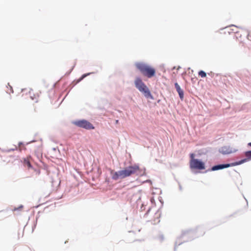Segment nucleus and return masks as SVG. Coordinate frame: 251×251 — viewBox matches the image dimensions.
Masks as SVG:
<instances>
[{"label": "nucleus", "mask_w": 251, "mask_h": 251, "mask_svg": "<svg viewBox=\"0 0 251 251\" xmlns=\"http://www.w3.org/2000/svg\"><path fill=\"white\" fill-rule=\"evenodd\" d=\"M201 229V227H197L195 229H189L182 232L181 236L177 238L176 241L175 242L174 249V251H176L177 247L180 246L183 243L191 241L195 238L203 235L204 233V232H201V233L196 235L197 231Z\"/></svg>", "instance_id": "1"}, {"label": "nucleus", "mask_w": 251, "mask_h": 251, "mask_svg": "<svg viewBox=\"0 0 251 251\" xmlns=\"http://www.w3.org/2000/svg\"><path fill=\"white\" fill-rule=\"evenodd\" d=\"M135 66L144 76L149 78L154 76L156 75L155 68L146 63L137 62L135 63Z\"/></svg>", "instance_id": "2"}, {"label": "nucleus", "mask_w": 251, "mask_h": 251, "mask_svg": "<svg viewBox=\"0 0 251 251\" xmlns=\"http://www.w3.org/2000/svg\"><path fill=\"white\" fill-rule=\"evenodd\" d=\"M134 83L136 88L138 89V90L146 98L150 99L151 100L153 99V97L152 95L150 90L143 81L140 77H136Z\"/></svg>", "instance_id": "3"}, {"label": "nucleus", "mask_w": 251, "mask_h": 251, "mask_svg": "<svg viewBox=\"0 0 251 251\" xmlns=\"http://www.w3.org/2000/svg\"><path fill=\"white\" fill-rule=\"evenodd\" d=\"M139 170V166L137 164H135L134 165L127 166L123 170H121L123 179L134 174L137 170Z\"/></svg>", "instance_id": "4"}, {"label": "nucleus", "mask_w": 251, "mask_h": 251, "mask_svg": "<svg viewBox=\"0 0 251 251\" xmlns=\"http://www.w3.org/2000/svg\"><path fill=\"white\" fill-rule=\"evenodd\" d=\"M72 124L75 126L87 130L94 129L95 126L90 122L85 119H79L74 121Z\"/></svg>", "instance_id": "5"}, {"label": "nucleus", "mask_w": 251, "mask_h": 251, "mask_svg": "<svg viewBox=\"0 0 251 251\" xmlns=\"http://www.w3.org/2000/svg\"><path fill=\"white\" fill-rule=\"evenodd\" d=\"M237 166L235 162L227 163L218 164L213 165L210 168L205 170L204 173H206L210 171H216L218 170H223L230 167Z\"/></svg>", "instance_id": "6"}, {"label": "nucleus", "mask_w": 251, "mask_h": 251, "mask_svg": "<svg viewBox=\"0 0 251 251\" xmlns=\"http://www.w3.org/2000/svg\"><path fill=\"white\" fill-rule=\"evenodd\" d=\"M190 168L195 170H203L205 168V164L200 159H192L190 162Z\"/></svg>", "instance_id": "7"}, {"label": "nucleus", "mask_w": 251, "mask_h": 251, "mask_svg": "<svg viewBox=\"0 0 251 251\" xmlns=\"http://www.w3.org/2000/svg\"><path fill=\"white\" fill-rule=\"evenodd\" d=\"M237 151V149H232L229 146H223L220 148L219 150V151L223 155L229 154L232 153H234Z\"/></svg>", "instance_id": "8"}, {"label": "nucleus", "mask_w": 251, "mask_h": 251, "mask_svg": "<svg viewBox=\"0 0 251 251\" xmlns=\"http://www.w3.org/2000/svg\"><path fill=\"white\" fill-rule=\"evenodd\" d=\"M245 158L236 161L237 165H241L245 162L251 160V150L247 151L244 153Z\"/></svg>", "instance_id": "9"}, {"label": "nucleus", "mask_w": 251, "mask_h": 251, "mask_svg": "<svg viewBox=\"0 0 251 251\" xmlns=\"http://www.w3.org/2000/svg\"><path fill=\"white\" fill-rule=\"evenodd\" d=\"M110 174L112 175V179L114 180H117L119 179H123L121 170L114 172L113 170H110Z\"/></svg>", "instance_id": "10"}, {"label": "nucleus", "mask_w": 251, "mask_h": 251, "mask_svg": "<svg viewBox=\"0 0 251 251\" xmlns=\"http://www.w3.org/2000/svg\"><path fill=\"white\" fill-rule=\"evenodd\" d=\"M175 87L176 89V92H177L179 97L181 100H183L184 99V91L181 88L180 86L179 85L177 82H175Z\"/></svg>", "instance_id": "11"}, {"label": "nucleus", "mask_w": 251, "mask_h": 251, "mask_svg": "<svg viewBox=\"0 0 251 251\" xmlns=\"http://www.w3.org/2000/svg\"><path fill=\"white\" fill-rule=\"evenodd\" d=\"M94 74V72H91V73H88L86 74H83L78 79L76 80V82L75 84L79 83L81 81H82L84 78H85L86 76L90 75L91 74Z\"/></svg>", "instance_id": "12"}, {"label": "nucleus", "mask_w": 251, "mask_h": 251, "mask_svg": "<svg viewBox=\"0 0 251 251\" xmlns=\"http://www.w3.org/2000/svg\"><path fill=\"white\" fill-rule=\"evenodd\" d=\"M24 164L27 166L29 168H32L33 167L28 159L25 158L24 159Z\"/></svg>", "instance_id": "13"}, {"label": "nucleus", "mask_w": 251, "mask_h": 251, "mask_svg": "<svg viewBox=\"0 0 251 251\" xmlns=\"http://www.w3.org/2000/svg\"><path fill=\"white\" fill-rule=\"evenodd\" d=\"M198 75L202 78H204L206 76V73L203 70H200L199 71Z\"/></svg>", "instance_id": "14"}, {"label": "nucleus", "mask_w": 251, "mask_h": 251, "mask_svg": "<svg viewBox=\"0 0 251 251\" xmlns=\"http://www.w3.org/2000/svg\"><path fill=\"white\" fill-rule=\"evenodd\" d=\"M17 150V147L15 146L14 148L9 149H7V150H3V151L6 152H10L12 151H15Z\"/></svg>", "instance_id": "15"}, {"label": "nucleus", "mask_w": 251, "mask_h": 251, "mask_svg": "<svg viewBox=\"0 0 251 251\" xmlns=\"http://www.w3.org/2000/svg\"><path fill=\"white\" fill-rule=\"evenodd\" d=\"M142 171H143V173H138L137 175H139V176H145L146 175V169H145V168H144Z\"/></svg>", "instance_id": "16"}, {"label": "nucleus", "mask_w": 251, "mask_h": 251, "mask_svg": "<svg viewBox=\"0 0 251 251\" xmlns=\"http://www.w3.org/2000/svg\"><path fill=\"white\" fill-rule=\"evenodd\" d=\"M190 162H191L192 159H196L197 158H195V154L193 153H191L190 154Z\"/></svg>", "instance_id": "17"}, {"label": "nucleus", "mask_w": 251, "mask_h": 251, "mask_svg": "<svg viewBox=\"0 0 251 251\" xmlns=\"http://www.w3.org/2000/svg\"><path fill=\"white\" fill-rule=\"evenodd\" d=\"M8 85H9V86L10 92H9L8 91V90H7V91H6L7 93L10 94V93H13V90L12 87V86H11L9 85V83H8Z\"/></svg>", "instance_id": "18"}, {"label": "nucleus", "mask_w": 251, "mask_h": 251, "mask_svg": "<svg viewBox=\"0 0 251 251\" xmlns=\"http://www.w3.org/2000/svg\"><path fill=\"white\" fill-rule=\"evenodd\" d=\"M23 205H20L18 207L16 208L15 207L14 209V210H19L20 209H22L23 208Z\"/></svg>", "instance_id": "19"}, {"label": "nucleus", "mask_w": 251, "mask_h": 251, "mask_svg": "<svg viewBox=\"0 0 251 251\" xmlns=\"http://www.w3.org/2000/svg\"><path fill=\"white\" fill-rule=\"evenodd\" d=\"M30 98H31V99L32 100H35L36 102H37V100L36 99V98L34 97H34H33V96H30Z\"/></svg>", "instance_id": "20"}, {"label": "nucleus", "mask_w": 251, "mask_h": 251, "mask_svg": "<svg viewBox=\"0 0 251 251\" xmlns=\"http://www.w3.org/2000/svg\"><path fill=\"white\" fill-rule=\"evenodd\" d=\"M75 66V64L73 66L72 68L70 70V71L68 72V74H70L71 73V72L73 71V70L74 69V67Z\"/></svg>", "instance_id": "21"}, {"label": "nucleus", "mask_w": 251, "mask_h": 251, "mask_svg": "<svg viewBox=\"0 0 251 251\" xmlns=\"http://www.w3.org/2000/svg\"><path fill=\"white\" fill-rule=\"evenodd\" d=\"M178 185H179V189L180 191H181L182 189V186L181 185H180V184L179 183H178Z\"/></svg>", "instance_id": "22"}, {"label": "nucleus", "mask_w": 251, "mask_h": 251, "mask_svg": "<svg viewBox=\"0 0 251 251\" xmlns=\"http://www.w3.org/2000/svg\"><path fill=\"white\" fill-rule=\"evenodd\" d=\"M160 239L161 241L163 240L164 239V237H163V235H161L160 236Z\"/></svg>", "instance_id": "23"}, {"label": "nucleus", "mask_w": 251, "mask_h": 251, "mask_svg": "<svg viewBox=\"0 0 251 251\" xmlns=\"http://www.w3.org/2000/svg\"><path fill=\"white\" fill-rule=\"evenodd\" d=\"M105 182H107L108 184L109 183L110 181H109V178H106L105 179Z\"/></svg>", "instance_id": "24"}, {"label": "nucleus", "mask_w": 251, "mask_h": 251, "mask_svg": "<svg viewBox=\"0 0 251 251\" xmlns=\"http://www.w3.org/2000/svg\"><path fill=\"white\" fill-rule=\"evenodd\" d=\"M208 75H210L211 76H212V75H214V73H213V72H211L210 73H208Z\"/></svg>", "instance_id": "25"}, {"label": "nucleus", "mask_w": 251, "mask_h": 251, "mask_svg": "<svg viewBox=\"0 0 251 251\" xmlns=\"http://www.w3.org/2000/svg\"><path fill=\"white\" fill-rule=\"evenodd\" d=\"M23 144H24V143H23V142H19V143H18V145H19V146H21V145H23Z\"/></svg>", "instance_id": "26"}, {"label": "nucleus", "mask_w": 251, "mask_h": 251, "mask_svg": "<svg viewBox=\"0 0 251 251\" xmlns=\"http://www.w3.org/2000/svg\"><path fill=\"white\" fill-rule=\"evenodd\" d=\"M138 171H139V172L138 173H143V171H142V169H140V168H139V170Z\"/></svg>", "instance_id": "27"}, {"label": "nucleus", "mask_w": 251, "mask_h": 251, "mask_svg": "<svg viewBox=\"0 0 251 251\" xmlns=\"http://www.w3.org/2000/svg\"><path fill=\"white\" fill-rule=\"evenodd\" d=\"M248 145L251 147V142H250L248 144Z\"/></svg>", "instance_id": "28"}, {"label": "nucleus", "mask_w": 251, "mask_h": 251, "mask_svg": "<svg viewBox=\"0 0 251 251\" xmlns=\"http://www.w3.org/2000/svg\"><path fill=\"white\" fill-rule=\"evenodd\" d=\"M250 34H251V32H249V34H248V38H249V37H250Z\"/></svg>", "instance_id": "29"}, {"label": "nucleus", "mask_w": 251, "mask_h": 251, "mask_svg": "<svg viewBox=\"0 0 251 251\" xmlns=\"http://www.w3.org/2000/svg\"><path fill=\"white\" fill-rule=\"evenodd\" d=\"M159 201H160V202H161L162 204H163V201H162V200H161V199H159Z\"/></svg>", "instance_id": "30"}, {"label": "nucleus", "mask_w": 251, "mask_h": 251, "mask_svg": "<svg viewBox=\"0 0 251 251\" xmlns=\"http://www.w3.org/2000/svg\"><path fill=\"white\" fill-rule=\"evenodd\" d=\"M151 180H150V179L146 180V182H151Z\"/></svg>", "instance_id": "31"}, {"label": "nucleus", "mask_w": 251, "mask_h": 251, "mask_svg": "<svg viewBox=\"0 0 251 251\" xmlns=\"http://www.w3.org/2000/svg\"><path fill=\"white\" fill-rule=\"evenodd\" d=\"M232 32H234V33H237V31H234V30L233 29H232Z\"/></svg>", "instance_id": "32"}, {"label": "nucleus", "mask_w": 251, "mask_h": 251, "mask_svg": "<svg viewBox=\"0 0 251 251\" xmlns=\"http://www.w3.org/2000/svg\"><path fill=\"white\" fill-rule=\"evenodd\" d=\"M35 226H36V225H34V227H32V230H33V229H34V227H35Z\"/></svg>", "instance_id": "33"}, {"label": "nucleus", "mask_w": 251, "mask_h": 251, "mask_svg": "<svg viewBox=\"0 0 251 251\" xmlns=\"http://www.w3.org/2000/svg\"><path fill=\"white\" fill-rule=\"evenodd\" d=\"M34 141L32 140V141H31V142H29V143H27V144H29V143L33 142H34Z\"/></svg>", "instance_id": "34"}, {"label": "nucleus", "mask_w": 251, "mask_h": 251, "mask_svg": "<svg viewBox=\"0 0 251 251\" xmlns=\"http://www.w3.org/2000/svg\"><path fill=\"white\" fill-rule=\"evenodd\" d=\"M25 91V89H22V92H24Z\"/></svg>", "instance_id": "35"}, {"label": "nucleus", "mask_w": 251, "mask_h": 251, "mask_svg": "<svg viewBox=\"0 0 251 251\" xmlns=\"http://www.w3.org/2000/svg\"><path fill=\"white\" fill-rule=\"evenodd\" d=\"M244 199L246 200V201H247V203H248L247 200H246L245 198H244Z\"/></svg>", "instance_id": "36"}, {"label": "nucleus", "mask_w": 251, "mask_h": 251, "mask_svg": "<svg viewBox=\"0 0 251 251\" xmlns=\"http://www.w3.org/2000/svg\"><path fill=\"white\" fill-rule=\"evenodd\" d=\"M150 212V209H149V210H148L147 213H148V212Z\"/></svg>", "instance_id": "37"}]
</instances>
